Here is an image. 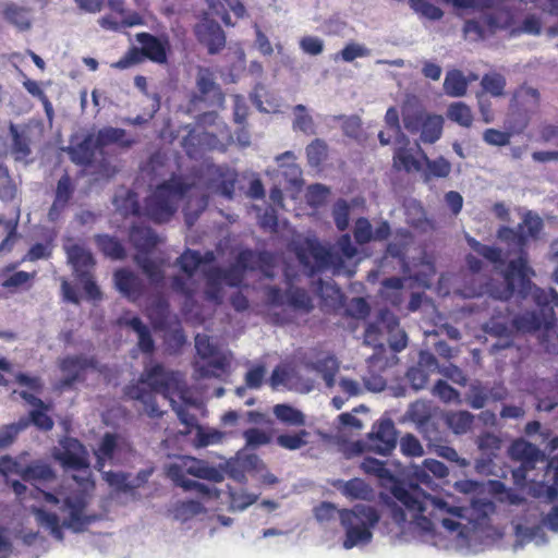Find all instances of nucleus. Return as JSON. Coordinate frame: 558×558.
Here are the masks:
<instances>
[{
  "label": "nucleus",
  "mask_w": 558,
  "mask_h": 558,
  "mask_svg": "<svg viewBox=\"0 0 558 558\" xmlns=\"http://www.w3.org/2000/svg\"><path fill=\"white\" fill-rule=\"evenodd\" d=\"M318 521H329L339 513L340 523L345 531L343 547L351 549L357 545H365L372 541V529L379 522L380 515L376 508L357 504L351 509L338 510L331 502H322L314 510Z\"/></svg>",
  "instance_id": "obj_6"
},
{
  "label": "nucleus",
  "mask_w": 558,
  "mask_h": 558,
  "mask_svg": "<svg viewBox=\"0 0 558 558\" xmlns=\"http://www.w3.org/2000/svg\"><path fill=\"white\" fill-rule=\"evenodd\" d=\"M216 272L221 277L223 283L231 288H238L242 284L244 279V272L236 266H231L229 268H222L220 266H215Z\"/></svg>",
  "instance_id": "obj_62"
},
{
  "label": "nucleus",
  "mask_w": 558,
  "mask_h": 558,
  "mask_svg": "<svg viewBox=\"0 0 558 558\" xmlns=\"http://www.w3.org/2000/svg\"><path fill=\"white\" fill-rule=\"evenodd\" d=\"M179 372L166 368L161 363L146 366L136 383L126 385L124 396L130 400L140 401L144 412L150 418H159L163 412L159 409L156 393L170 400L181 390Z\"/></svg>",
  "instance_id": "obj_4"
},
{
  "label": "nucleus",
  "mask_w": 558,
  "mask_h": 558,
  "mask_svg": "<svg viewBox=\"0 0 558 558\" xmlns=\"http://www.w3.org/2000/svg\"><path fill=\"white\" fill-rule=\"evenodd\" d=\"M24 88L27 90L28 94H31L33 97L38 98L46 111L47 117L50 119L53 114V108L51 105V101L49 100L48 96L45 94V92L41 89L38 82L26 78L23 82Z\"/></svg>",
  "instance_id": "obj_58"
},
{
  "label": "nucleus",
  "mask_w": 558,
  "mask_h": 558,
  "mask_svg": "<svg viewBox=\"0 0 558 558\" xmlns=\"http://www.w3.org/2000/svg\"><path fill=\"white\" fill-rule=\"evenodd\" d=\"M113 204L118 211L124 217L128 216H140L141 205L138 202V195L132 190H122L114 195Z\"/></svg>",
  "instance_id": "obj_30"
},
{
  "label": "nucleus",
  "mask_w": 558,
  "mask_h": 558,
  "mask_svg": "<svg viewBox=\"0 0 558 558\" xmlns=\"http://www.w3.org/2000/svg\"><path fill=\"white\" fill-rule=\"evenodd\" d=\"M27 428L26 422H16L0 427V451L11 446L17 435Z\"/></svg>",
  "instance_id": "obj_56"
},
{
  "label": "nucleus",
  "mask_w": 558,
  "mask_h": 558,
  "mask_svg": "<svg viewBox=\"0 0 558 558\" xmlns=\"http://www.w3.org/2000/svg\"><path fill=\"white\" fill-rule=\"evenodd\" d=\"M87 505V497L82 493L65 497L60 507L61 511L69 513V517L63 521V526L72 529L75 532H81L94 522L97 519L96 515L85 514Z\"/></svg>",
  "instance_id": "obj_10"
},
{
  "label": "nucleus",
  "mask_w": 558,
  "mask_h": 558,
  "mask_svg": "<svg viewBox=\"0 0 558 558\" xmlns=\"http://www.w3.org/2000/svg\"><path fill=\"white\" fill-rule=\"evenodd\" d=\"M384 333H387V342L392 351L400 352L405 349L408 336L400 328L399 318L388 308L380 310L377 319L366 326L364 342L373 348H381Z\"/></svg>",
  "instance_id": "obj_9"
},
{
  "label": "nucleus",
  "mask_w": 558,
  "mask_h": 558,
  "mask_svg": "<svg viewBox=\"0 0 558 558\" xmlns=\"http://www.w3.org/2000/svg\"><path fill=\"white\" fill-rule=\"evenodd\" d=\"M272 412L278 421L289 426H304L305 415L298 409L287 403L276 404Z\"/></svg>",
  "instance_id": "obj_39"
},
{
  "label": "nucleus",
  "mask_w": 558,
  "mask_h": 558,
  "mask_svg": "<svg viewBox=\"0 0 558 558\" xmlns=\"http://www.w3.org/2000/svg\"><path fill=\"white\" fill-rule=\"evenodd\" d=\"M114 286L129 301L136 302L145 293V283L128 268H119L113 274Z\"/></svg>",
  "instance_id": "obj_18"
},
{
  "label": "nucleus",
  "mask_w": 558,
  "mask_h": 558,
  "mask_svg": "<svg viewBox=\"0 0 558 558\" xmlns=\"http://www.w3.org/2000/svg\"><path fill=\"white\" fill-rule=\"evenodd\" d=\"M446 423L457 435L468 433L474 423V415L468 411L449 412L446 415Z\"/></svg>",
  "instance_id": "obj_40"
},
{
  "label": "nucleus",
  "mask_w": 558,
  "mask_h": 558,
  "mask_svg": "<svg viewBox=\"0 0 558 558\" xmlns=\"http://www.w3.org/2000/svg\"><path fill=\"white\" fill-rule=\"evenodd\" d=\"M209 12L219 17L226 26H233L229 10L233 12L236 19H243L246 9L240 0H206Z\"/></svg>",
  "instance_id": "obj_20"
},
{
  "label": "nucleus",
  "mask_w": 558,
  "mask_h": 558,
  "mask_svg": "<svg viewBox=\"0 0 558 558\" xmlns=\"http://www.w3.org/2000/svg\"><path fill=\"white\" fill-rule=\"evenodd\" d=\"M339 489L345 497L352 500H371L374 494L372 487L359 477L343 482Z\"/></svg>",
  "instance_id": "obj_34"
},
{
  "label": "nucleus",
  "mask_w": 558,
  "mask_h": 558,
  "mask_svg": "<svg viewBox=\"0 0 558 558\" xmlns=\"http://www.w3.org/2000/svg\"><path fill=\"white\" fill-rule=\"evenodd\" d=\"M235 265L244 272L257 268L270 267L272 265L271 255L266 252H255L251 248H244L235 257Z\"/></svg>",
  "instance_id": "obj_23"
},
{
  "label": "nucleus",
  "mask_w": 558,
  "mask_h": 558,
  "mask_svg": "<svg viewBox=\"0 0 558 558\" xmlns=\"http://www.w3.org/2000/svg\"><path fill=\"white\" fill-rule=\"evenodd\" d=\"M50 409H33L29 411L28 416L21 417L17 422H26L27 427L33 424L39 430L49 432L53 428L54 422L51 416L47 414Z\"/></svg>",
  "instance_id": "obj_49"
},
{
  "label": "nucleus",
  "mask_w": 558,
  "mask_h": 558,
  "mask_svg": "<svg viewBox=\"0 0 558 558\" xmlns=\"http://www.w3.org/2000/svg\"><path fill=\"white\" fill-rule=\"evenodd\" d=\"M427 113L422 107H404L402 109L404 129L411 134L418 133Z\"/></svg>",
  "instance_id": "obj_41"
},
{
  "label": "nucleus",
  "mask_w": 558,
  "mask_h": 558,
  "mask_svg": "<svg viewBox=\"0 0 558 558\" xmlns=\"http://www.w3.org/2000/svg\"><path fill=\"white\" fill-rule=\"evenodd\" d=\"M521 315H513L507 304H502L495 308L492 317L484 325V330L494 337L509 338L513 330L527 331L526 328H521L517 320Z\"/></svg>",
  "instance_id": "obj_14"
},
{
  "label": "nucleus",
  "mask_w": 558,
  "mask_h": 558,
  "mask_svg": "<svg viewBox=\"0 0 558 558\" xmlns=\"http://www.w3.org/2000/svg\"><path fill=\"white\" fill-rule=\"evenodd\" d=\"M478 449L487 456H497L501 447V440L498 436L492 433H483L477 437L476 440Z\"/></svg>",
  "instance_id": "obj_61"
},
{
  "label": "nucleus",
  "mask_w": 558,
  "mask_h": 558,
  "mask_svg": "<svg viewBox=\"0 0 558 558\" xmlns=\"http://www.w3.org/2000/svg\"><path fill=\"white\" fill-rule=\"evenodd\" d=\"M59 368L64 374L60 380L61 388H70L75 383L85 380V372L88 368H97V360L95 357H86L82 354L68 355L60 360Z\"/></svg>",
  "instance_id": "obj_11"
},
{
  "label": "nucleus",
  "mask_w": 558,
  "mask_h": 558,
  "mask_svg": "<svg viewBox=\"0 0 558 558\" xmlns=\"http://www.w3.org/2000/svg\"><path fill=\"white\" fill-rule=\"evenodd\" d=\"M73 192L72 180L68 173H64L57 183L54 199L48 213L50 220H56L59 217L72 198Z\"/></svg>",
  "instance_id": "obj_22"
},
{
  "label": "nucleus",
  "mask_w": 558,
  "mask_h": 558,
  "mask_svg": "<svg viewBox=\"0 0 558 558\" xmlns=\"http://www.w3.org/2000/svg\"><path fill=\"white\" fill-rule=\"evenodd\" d=\"M447 118L463 128H470L473 123L472 110L462 101L452 102L448 107Z\"/></svg>",
  "instance_id": "obj_47"
},
{
  "label": "nucleus",
  "mask_w": 558,
  "mask_h": 558,
  "mask_svg": "<svg viewBox=\"0 0 558 558\" xmlns=\"http://www.w3.org/2000/svg\"><path fill=\"white\" fill-rule=\"evenodd\" d=\"M314 369L322 375L327 387H333L336 375L339 371V364L336 357L329 355L318 360L314 365Z\"/></svg>",
  "instance_id": "obj_48"
},
{
  "label": "nucleus",
  "mask_w": 558,
  "mask_h": 558,
  "mask_svg": "<svg viewBox=\"0 0 558 558\" xmlns=\"http://www.w3.org/2000/svg\"><path fill=\"white\" fill-rule=\"evenodd\" d=\"M543 229V221L537 215L527 213L517 228L502 226L498 229V239L506 244L507 254L515 255L504 274L505 287L498 298L507 301L514 295L515 279H519V290L527 293L532 288L531 276L534 270L529 266L527 244L530 239H536Z\"/></svg>",
  "instance_id": "obj_1"
},
{
  "label": "nucleus",
  "mask_w": 558,
  "mask_h": 558,
  "mask_svg": "<svg viewBox=\"0 0 558 558\" xmlns=\"http://www.w3.org/2000/svg\"><path fill=\"white\" fill-rule=\"evenodd\" d=\"M66 254L76 277L83 271H90L96 264L93 254L80 244H73L66 247Z\"/></svg>",
  "instance_id": "obj_25"
},
{
  "label": "nucleus",
  "mask_w": 558,
  "mask_h": 558,
  "mask_svg": "<svg viewBox=\"0 0 558 558\" xmlns=\"http://www.w3.org/2000/svg\"><path fill=\"white\" fill-rule=\"evenodd\" d=\"M204 299L215 305H221L225 298L223 281L213 266L204 271Z\"/></svg>",
  "instance_id": "obj_26"
},
{
  "label": "nucleus",
  "mask_w": 558,
  "mask_h": 558,
  "mask_svg": "<svg viewBox=\"0 0 558 558\" xmlns=\"http://www.w3.org/2000/svg\"><path fill=\"white\" fill-rule=\"evenodd\" d=\"M3 16L7 22L20 31H27L31 27L29 10L15 3H9L3 9Z\"/></svg>",
  "instance_id": "obj_36"
},
{
  "label": "nucleus",
  "mask_w": 558,
  "mask_h": 558,
  "mask_svg": "<svg viewBox=\"0 0 558 558\" xmlns=\"http://www.w3.org/2000/svg\"><path fill=\"white\" fill-rule=\"evenodd\" d=\"M76 278L82 283L83 290L88 300H101L102 293L99 287L97 286L96 281L94 280L92 271H83Z\"/></svg>",
  "instance_id": "obj_63"
},
{
  "label": "nucleus",
  "mask_w": 558,
  "mask_h": 558,
  "mask_svg": "<svg viewBox=\"0 0 558 558\" xmlns=\"http://www.w3.org/2000/svg\"><path fill=\"white\" fill-rule=\"evenodd\" d=\"M542 19L536 14L530 13L524 16L522 22L509 31L510 37H519L523 34L538 36L542 33Z\"/></svg>",
  "instance_id": "obj_42"
},
{
  "label": "nucleus",
  "mask_w": 558,
  "mask_h": 558,
  "mask_svg": "<svg viewBox=\"0 0 558 558\" xmlns=\"http://www.w3.org/2000/svg\"><path fill=\"white\" fill-rule=\"evenodd\" d=\"M95 243L98 250L110 259L121 260L126 256L125 247L116 236L109 234H97L95 236Z\"/></svg>",
  "instance_id": "obj_29"
},
{
  "label": "nucleus",
  "mask_w": 558,
  "mask_h": 558,
  "mask_svg": "<svg viewBox=\"0 0 558 558\" xmlns=\"http://www.w3.org/2000/svg\"><path fill=\"white\" fill-rule=\"evenodd\" d=\"M102 478L118 492L128 493L134 488L133 484L129 482V474L123 472H104Z\"/></svg>",
  "instance_id": "obj_60"
},
{
  "label": "nucleus",
  "mask_w": 558,
  "mask_h": 558,
  "mask_svg": "<svg viewBox=\"0 0 558 558\" xmlns=\"http://www.w3.org/2000/svg\"><path fill=\"white\" fill-rule=\"evenodd\" d=\"M339 252L324 245L317 238H305L294 245L293 252L304 272L308 277L331 269L335 274L344 268L345 260L357 254L349 233L341 234L336 242Z\"/></svg>",
  "instance_id": "obj_5"
},
{
  "label": "nucleus",
  "mask_w": 558,
  "mask_h": 558,
  "mask_svg": "<svg viewBox=\"0 0 558 558\" xmlns=\"http://www.w3.org/2000/svg\"><path fill=\"white\" fill-rule=\"evenodd\" d=\"M134 260L142 268L143 272L147 276L151 283L158 284L163 281V270L157 263L149 258L147 254H136Z\"/></svg>",
  "instance_id": "obj_51"
},
{
  "label": "nucleus",
  "mask_w": 558,
  "mask_h": 558,
  "mask_svg": "<svg viewBox=\"0 0 558 558\" xmlns=\"http://www.w3.org/2000/svg\"><path fill=\"white\" fill-rule=\"evenodd\" d=\"M482 86L492 96L498 97L504 95L506 80L500 74H486L482 78Z\"/></svg>",
  "instance_id": "obj_64"
},
{
  "label": "nucleus",
  "mask_w": 558,
  "mask_h": 558,
  "mask_svg": "<svg viewBox=\"0 0 558 558\" xmlns=\"http://www.w3.org/2000/svg\"><path fill=\"white\" fill-rule=\"evenodd\" d=\"M62 450L56 454V459L63 468L81 471L89 468L88 452L85 446L76 438H65L61 441Z\"/></svg>",
  "instance_id": "obj_15"
},
{
  "label": "nucleus",
  "mask_w": 558,
  "mask_h": 558,
  "mask_svg": "<svg viewBox=\"0 0 558 558\" xmlns=\"http://www.w3.org/2000/svg\"><path fill=\"white\" fill-rule=\"evenodd\" d=\"M512 19L509 17L505 23H500L495 13H485L480 20H466L463 24V32L472 40H484L486 37L495 35L499 29L510 27Z\"/></svg>",
  "instance_id": "obj_13"
},
{
  "label": "nucleus",
  "mask_w": 558,
  "mask_h": 558,
  "mask_svg": "<svg viewBox=\"0 0 558 558\" xmlns=\"http://www.w3.org/2000/svg\"><path fill=\"white\" fill-rule=\"evenodd\" d=\"M444 89L451 97H461L466 93L468 82L460 71H450L445 77Z\"/></svg>",
  "instance_id": "obj_46"
},
{
  "label": "nucleus",
  "mask_w": 558,
  "mask_h": 558,
  "mask_svg": "<svg viewBox=\"0 0 558 558\" xmlns=\"http://www.w3.org/2000/svg\"><path fill=\"white\" fill-rule=\"evenodd\" d=\"M168 474L178 486L184 488L185 490H196L198 494L209 498L218 497V492L216 489H211L203 483L185 478L182 474V469L177 464H171L169 466Z\"/></svg>",
  "instance_id": "obj_28"
},
{
  "label": "nucleus",
  "mask_w": 558,
  "mask_h": 558,
  "mask_svg": "<svg viewBox=\"0 0 558 558\" xmlns=\"http://www.w3.org/2000/svg\"><path fill=\"white\" fill-rule=\"evenodd\" d=\"M350 210L349 203L343 198L337 199L332 206V218L337 229L341 232L345 231L349 227Z\"/></svg>",
  "instance_id": "obj_54"
},
{
  "label": "nucleus",
  "mask_w": 558,
  "mask_h": 558,
  "mask_svg": "<svg viewBox=\"0 0 558 558\" xmlns=\"http://www.w3.org/2000/svg\"><path fill=\"white\" fill-rule=\"evenodd\" d=\"M393 167L410 172L421 170V163L407 147H398L393 153Z\"/></svg>",
  "instance_id": "obj_53"
},
{
  "label": "nucleus",
  "mask_w": 558,
  "mask_h": 558,
  "mask_svg": "<svg viewBox=\"0 0 558 558\" xmlns=\"http://www.w3.org/2000/svg\"><path fill=\"white\" fill-rule=\"evenodd\" d=\"M31 512L35 515L37 523L48 529L54 538L63 539V523L60 524V519L56 513L35 506L31 508Z\"/></svg>",
  "instance_id": "obj_35"
},
{
  "label": "nucleus",
  "mask_w": 558,
  "mask_h": 558,
  "mask_svg": "<svg viewBox=\"0 0 558 558\" xmlns=\"http://www.w3.org/2000/svg\"><path fill=\"white\" fill-rule=\"evenodd\" d=\"M286 304L294 311L310 313L314 308L313 300L308 292L299 287H291L286 291Z\"/></svg>",
  "instance_id": "obj_31"
},
{
  "label": "nucleus",
  "mask_w": 558,
  "mask_h": 558,
  "mask_svg": "<svg viewBox=\"0 0 558 558\" xmlns=\"http://www.w3.org/2000/svg\"><path fill=\"white\" fill-rule=\"evenodd\" d=\"M448 474L449 470L445 463L435 459H425L422 465L413 472L409 487L403 484H396L391 487V494L408 510L415 511L417 518L418 515L422 517L429 507L433 510L460 515L461 510L459 508L449 507L446 501L430 496L420 487V485H425L433 488V477L445 478Z\"/></svg>",
  "instance_id": "obj_2"
},
{
  "label": "nucleus",
  "mask_w": 558,
  "mask_h": 558,
  "mask_svg": "<svg viewBox=\"0 0 558 558\" xmlns=\"http://www.w3.org/2000/svg\"><path fill=\"white\" fill-rule=\"evenodd\" d=\"M307 162L311 167H319L328 156V146L324 140L315 138L305 148Z\"/></svg>",
  "instance_id": "obj_50"
},
{
  "label": "nucleus",
  "mask_w": 558,
  "mask_h": 558,
  "mask_svg": "<svg viewBox=\"0 0 558 558\" xmlns=\"http://www.w3.org/2000/svg\"><path fill=\"white\" fill-rule=\"evenodd\" d=\"M204 510L202 504L197 500L179 501L174 505V518L181 521H186Z\"/></svg>",
  "instance_id": "obj_55"
},
{
  "label": "nucleus",
  "mask_w": 558,
  "mask_h": 558,
  "mask_svg": "<svg viewBox=\"0 0 558 558\" xmlns=\"http://www.w3.org/2000/svg\"><path fill=\"white\" fill-rule=\"evenodd\" d=\"M361 469L364 473L374 475L379 480H386L389 482H392L393 485L396 484H402L399 482L393 474L390 472L389 469L386 466V462L380 461L378 459L372 458V457H365L361 463Z\"/></svg>",
  "instance_id": "obj_37"
},
{
  "label": "nucleus",
  "mask_w": 558,
  "mask_h": 558,
  "mask_svg": "<svg viewBox=\"0 0 558 558\" xmlns=\"http://www.w3.org/2000/svg\"><path fill=\"white\" fill-rule=\"evenodd\" d=\"M509 453L520 465L512 470V478L517 485L527 482L547 487V494H558V457L547 460L544 452L535 445L520 438L514 440Z\"/></svg>",
  "instance_id": "obj_3"
},
{
  "label": "nucleus",
  "mask_w": 558,
  "mask_h": 558,
  "mask_svg": "<svg viewBox=\"0 0 558 558\" xmlns=\"http://www.w3.org/2000/svg\"><path fill=\"white\" fill-rule=\"evenodd\" d=\"M515 293L523 299L532 294L538 307V312L534 311L522 314L521 318L517 320L519 327L526 328L527 331H537L541 329L550 330L555 327V307H558V293L555 289H541L532 282L531 290L523 294L519 290V279L517 278L514 294Z\"/></svg>",
  "instance_id": "obj_8"
},
{
  "label": "nucleus",
  "mask_w": 558,
  "mask_h": 558,
  "mask_svg": "<svg viewBox=\"0 0 558 558\" xmlns=\"http://www.w3.org/2000/svg\"><path fill=\"white\" fill-rule=\"evenodd\" d=\"M397 446V429L390 418H383L373 425L368 434V449L375 453L387 456Z\"/></svg>",
  "instance_id": "obj_12"
},
{
  "label": "nucleus",
  "mask_w": 558,
  "mask_h": 558,
  "mask_svg": "<svg viewBox=\"0 0 558 558\" xmlns=\"http://www.w3.org/2000/svg\"><path fill=\"white\" fill-rule=\"evenodd\" d=\"M20 476L24 482L51 481L56 477L52 468L43 461H34L22 468Z\"/></svg>",
  "instance_id": "obj_32"
},
{
  "label": "nucleus",
  "mask_w": 558,
  "mask_h": 558,
  "mask_svg": "<svg viewBox=\"0 0 558 558\" xmlns=\"http://www.w3.org/2000/svg\"><path fill=\"white\" fill-rule=\"evenodd\" d=\"M93 140L94 146L99 149L111 144H118L120 147L130 148L136 143V140L126 137V131L124 129L113 126H105L100 129Z\"/></svg>",
  "instance_id": "obj_21"
},
{
  "label": "nucleus",
  "mask_w": 558,
  "mask_h": 558,
  "mask_svg": "<svg viewBox=\"0 0 558 558\" xmlns=\"http://www.w3.org/2000/svg\"><path fill=\"white\" fill-rule=\"evenodd\" d=\"M99 148L94 146L93 136L85 137L76 147L72 148L71 159L81 166H90L95 159V151Z\"/></svg>",
  "instance_id": "obj_38"
},
{
  "label": "nucleus",
  "mask_w": 558,
  "mask_h": 558,
  "mask_svg": "<svg viewBox=\"0 0 558 558\" xmlns=\"http://www.w3.org/2000/svg\"><path fill=\"white\" fill-rule=\"evenodd\" d=\"M310 433L306 429H300L295 433L280 434L276 438V444L287 450L293 451L307 445Z\"/></svg>",
  "instance_id": "obj_45"
},
{
  "label": "nucleus",
  "mask_w": 558,
  "mask_h": 558,
  "mask_svg": "<svg viewBox=\"0 0 558 558\" xmlns=\"http://www.w3.org/2000/svg\"><path fill=\"white\" fill-rule=\"evenodd\" d=\"M418 427L429 448H436L438 445L446 442L445 432L440 430L436 422L430 418L421 420Z\"/></svg>",
  "instance_id": "obj_44"
},
{
  "label": "nucleus",
  "mask_w": 558,
  "mask_h": 558,
  "mask_svg": "<svg viewBox=\"0 0 558 558\" xmlns=\"http://www.w3.org/2000/svg\"><path fill=\"white\" fill-rule=\"evenodd\" d=\"M129 239L138 254L143 253L144 255L151 252L158 244V236L155 231L145 226H132Z\"/></svg>",
  "instance_id": "obj_24"
},
{
  "label": "nucleus",
  "mask_w": 558,
  "mask_h": 558,
  "mask_svg": "<svg viewBox=\"0 0 558 558\" xmlns=\"http://www.w3.org/2000/svg\"><path fill=\"white\" fill-rule=\"evenodd\" d=\"M199 44L204 45L208 53L215 54L226 46V35L221 26L214 20L205 16L194 28Z\"/></svg>",
  "instance_id": "obj_16"
},
{
  "label": "nucleus",
  "mask_w": 558,
  "mask_h": 558,
  "mask_svg": "<svg viewBox=\"0 0 558 558\" xmlns=\"http://www.w3.org/2000/svg\"><path fill=\"white\" fill-rule=\"evenodd\" d=\"M295 118L293 121V129L299 130L307 135L315 133L313 118L306 113V108L303 105L294 107Z\"/></svg>",
  "instance_id": "obj_57"
},
{
  "label": "nucleus",
  "mask_w": 558,
  "mask_h": 558,
  "mask_svg": "<svg viewBox=\"0 0 558 558\" xmlns=\"http://www.w3.org/2000/svg\"><path fill=\"white\" fill-rule=\"evenodd\" d=\"M121 325L132 328L138 337L137 347L144 354H153L155 351V341L153 339L149 328L142 322L138 316L130 319H120Z\"/></svg>",
  "instance_id": "obj_27"
},
{
  "label": "nucleus",
  "mask_w": 558,
  "mask_h": 558,
  "mask_svg": "<svg viewBox=\"0 0 558 558\" xmlns=\"http://www.w3.org/2000/svg\"><path fill=\"white\" fill-rule=\"evenodd\" d=\"M353 236L357 244L364 245L373 241V227L365 217L355 220L353 228Z\"/></svg>",
  "instance_id": "obj_59"
},
{
  "label": "nucleus",
  "mask_w": 558,
  "mask_h": 558,
  "mask_svg": "<svg viewBox=\"0 0 558 558\" xmlns=\"http://www.w3.org/2000/svg\"><path fill=\"white\" fill-rule=\"evenodd\" d=\"M444 118L439 114L427 113L421 133V141L426 144H434L442 135Z\"/></svg>",
  "instance_id": "obj_33"
},
{
  "label": "nucleus",
  "mask_w": 558,
  "mask_h": 558,
  "mask_svg": "<svg viewBox=\"0 0 558 558\" xmlns=\"http://www.w3.org/2000/svg\"><path fill=\"white\" fill-rule=\"evenodd\" d=\"M177 265L189 277H193L202 266L201 253L194 250H185L177 259Z\"/></svg>",
  "instance_id": "obj_52"
},
{
  "label": "nucleus",
  "mask_w": 558,
  "mask_h": 558,
  "mask_svg": "<svg viewBox=\"0 0 558 558\" xmlns=\"http://www.w3.org/2000/svg\"><path fill=\"white\" fill-rule=\"evenodd\" d=\"M179 466V464H177ZM182 474L185 477V473L193 475L198 478L208 480L211 482L219 483L223 480V474L214 466L208 465L205 461L185 457L182 459Z\"/></svg>",
  "instance_id": "obj_19"
},
{
  "label": "nucleus",
  "mask_w": 558,
  "mask_h": 558,
  "mask_svg": "<svg viewBox=\"0 0 558 558\" xmlns=\"http://www.w3.org/2000/svg\"><path fill=\"white\" fill-rule=\"evenodd\" d=\"M422 157L426 166V180L429 178H447L450 174L451 163L445 157L429 159L424 151H422Z\"/></svg>",
  "instance_id": "obj_43"
},
{
  "label": "nucleus",
  "mask_w": 558,
  "mask_h": 558,
  "mask_svg": "<svg viewBox=\"0 0 558 558\" xmlns=\"http://www.w3.org/2000/svg\"><path fill=\"white\" fill-rule=\"evenodd\" d=\"M136 41L141 45L142 52L147 60L163 64L168 60L170 50V40L168 35L155 36L150 33L142 32L135 35Z\"/></svg>",
  "instance_id": "obj_17"
},
{
  "label": "nucleus",
  "mask_w": 558,
  "mask_h": 558,
  "mask_svg": "<svg viewBox=\"0 0 558 558\" xmlns=\"http://www.w3.org/2000/svg\"><path fill=\"white\" fill-rule=\"evenodd\" d=\"M192 187L193 183L187 182L182 175L172 174L145 198V215L157 223L170 221Z\"/></svg>",
  "instance_id": "obj_7"
}]
</instances>
